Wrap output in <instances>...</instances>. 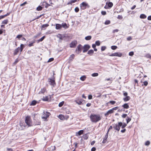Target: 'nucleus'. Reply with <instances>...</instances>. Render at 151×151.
<instances>
[{
	"label": "nucleus",
	"mask_w": 151,
	"mask_h": 151,
	"mask_svg": "<svg viewBox=\"0 0 151 151\" xmlns=\"http://www.w3.org/2000/svg\"><path fill=\"white\" fill-rule=\"evenodd\" d=\"M9 13H7L5 15H1V16L2 17H3V18H4L5 17L7 16H8L9 15Z\"/></svg>",
	"instance_id": "nucleus-54"
},
{
	"label": "nucleus",
	"mask_w": 151,
	"mask_h": 151,
	"mask_svg": "<svg viewBox=\"0 0 151 151\" xmlns=\"http://www.w3.org/2000/svg\"><path fill=\"white\" fill-rule=\"evenodd\" d=\"M95 142V141H92L91 143V145H93Z\"/></svg>",
	"instance_id": "nucleus-62"
},
{
	"label": "nucleus",
	"mask_w": 151,
	"mask_h": 151,
	"mask_svg": "<svg viewBox=\"0 0 151 151\" xmlns=\"http://www.w3.org/2000/svg\"><path fill=\"white\" fill-rule=\"evenodd\" d=\"M76 103L78 104L79 105L81 104L82 103V101L81 100L79 101H76Z\"/></svg>",
	"instance_id": "nucleus-46"
},
{
	"label": "nucleus",
	"mask_w": 151,
	"mask_h": 151,
	"mask_svg": "<svg viewBox=\"0 0 151 151\" xmlns=\"http://www.w3.org/2000/svg\"><path fill=\"white\" fill-rule=\"evenodd\" d=\"M50 113L48 112L44 111L41 116L42 118L44 121H46L47 118L50 115Z\"/></svg>",
	"instance_id": "nucleus-3"
},
{
	"label": "nucleus",
	"mask_w": 151,
	"mask_h": 151,
	"mask_svg": "<svg viewBox=\"0 0 151 151\" xmlns=\"http://www.w3.org/2000/svg\"><path fill=\"white\" fill-rule=\"evenodd\" d=\"M132 38L131 37H129L127 38V40H132Z\"/></svg>",
	"instance_id": "nucleus-57"
},
{
	"label": "nucleus",
	"mask_w": 151,
	"mask_h": 151,
	"mask_svg": "<svg viewBox=\"0 0 151 151\" xmlns=\"http://www.w3.org/2000/svg\"><path fill=\"white\" fill-rule=\"evenodd\" d=\"M130 99V97L129 96H125V97L123 99L125 102H126L129 100Z\"/></svg>",
	"instance_id": "nucleus-20"
},
{
	"label": "nucleus",
	"mask_w": 151,
	"mask_h": 151,
	"mask_svg": "<svg viewBox=\"0 0 151 151\" xmlns=\"http://www.w3.org/2000/svg\"><path fill=\"white\" fill-rule=\"evenodd\" d=\"M148 84V83L147 81H145L143 82V85L145 86H146Z\"/></svg>",
	"instance_id": "nucleus-48"
},
{
	"label": "nucleus",
	"mask_w": 151,
	"mask_h": 151,
	"mask_svg": "<svg viewBox=\"0 0 151 151\" xmlns=\"http://www.w3.org/2000/svg\"><path fill=\"white\" fill-rule=\"evenodd\" d=\"M101 13L103 15H105L106 14V12L105 11H102Z\"/></svg>",
	"instance_id": "nucleus-59"
},
{
	"label": "nucleus",
	"mask_w": 151,
	"mask_h": 151,
	"mask_svg": "<svg viewBox=\"0 0 151 151\" xmlns=\"http://www.w3.org/2000/svg\"><path fill=\"white\" fill-rule=\"evenodd\" d=\"M50 81L49 82H50V85L52 86H54V85L55 84V81L54 79H49Z\"/></svg>",
	"instance_id": "nucleus-17"
},
{
	"label": "nucleus",
	"mask_w": 151,
	"mask_h": 151,
	"mask_svg": "<svg viewBox=\"0 0 151 151\" xmlns=\"http://www.w3.org/2000/svg\"><path fill=\"white\" fill-rule=\"evenodd\" d=\"M150 144V142L149 141H147L145 143V145H146L148 146Z\"/></svg>",
	"instance_id": "nucleus-49"
},
{
	"label": "nucleus",
	"mask_w": 151,
	"mask_h": 151,
	"mask_svg": "<svg viewBox=\"0 0 151 151\" xmlns=\"http://www.w3.org/2000/svg\"><path fill=\"white\" fill-rule=\"evenodd\" d=\"M96 150V148L95 147H93L92 148L91 151H95Z\"/></svg>",
	"instance_id": "nucleus-63"
},
{
	"label": "nucleus",
	"mask_w": 151,
	"mask_h": 151,
	"mask_svg": "<svg viewBox=\"0 0 151 151\" xmlns=\"http://www.w3.org/2000/svg\"><path fill=\"white\" fill-rule=\"evenodd\" d=\"M41 5L43 7V8L45 7V8H47L49 6H50L51 5L49 4L46 2H43L42 3Z\"/></svg>",
	"instance_id": "nucleus-12"
},
{
	"label": "nucleus",
	"mask_w": 151,
	"mask_h": 151,
	"mask_svg": "<svg viewBox=\"0 0 151 151\" xmlns=\"http://www.w3.org/2000/svg\"><path fill=\"white\" fill-rule=\"evenodd\" d=\"M83 131L81 130L79 131L78 132H76V136H78L82 134H83Z\"/></svg>",
	"instance_id": "nucleus-14"
},
{
	"label": "nucleus",
	"mask_w": 151,
	"mask_h": 151,
	"mask_svg": "<svg viewBox=\"0 0 151 151\" xmlns=\"http://www.w3.org/2000/svg\"><path fill=\"white\" fill-rule=\"evenodd\" d=\"M108 132H107L106 133V135H105L104 137V138L103 139V140L102 142V143H104L106 142L107 141V139L108 137Z\"/></svg>",
	"instance_id": "nucleus-15"
},
{
	"label": "nucleus",
	"mask_w": 151,
	"mask_h": 151,
	"mask_svg": "<svg viewBox=\"0 0 151 151\" xmlns=\"http://www.w3.org/2000/svg\"><path fill=\"white\" fill-rule=\"evenodd\" d=\"M94 52V51L93 50H91L88 51V54L90 55H92Z\"/></svg>",
	"instance_id": "nucleus-26"
},
{
	"label": "nucleus",
	"mask_w": 151,
	"mask_h": 151,
	"mask_svg": "<svg viewBox=\"0 0 151 151\" xmlns=\"http://www.w3.org/2000/svg\"><path fill=\"white\" fill-rule=\"evenodd\" d=\"M62 27L61 25L60 24H56L55 28L57 29H58L61 28Z\"/></svg>",
	"instance_id": "nucleus-22"
},
{
	"label": "nucleus",
	"mask_w": 151,
	"mask_h": 151,
	"mask_svg": "<svg viewBox=\"0 0 151 151\" xmlns=\"http://www.w3.org/2000/svg\"><path fill=\"white\" fill-rule=\"evenodd\" d=\"M45 37V36H44L42 37V38L40 39L39 40H38L37 41L39 42H41L44 39Z\"/></svg>",
	"instance_id": "nucleus-37"
},
{
	"label": "nucleus",
	"mask_w": 151,
	"mask_h": 151,
	"mask_svg": "<svg viewBox=\"0 0 151 151\" xmlns=\"http://www.w3.org/2000/svg\"><path fill=\"white\" fill-rule=\"evenodd\" d=\"M126 126H127V124H126L124 123L123 124H122V125H121V126L122 127V128H124L125 127H126Z\"/></svg>",
	"instance_id": "nucleus-44"
},
{
	"label": "nucleus",
	"mask_w": 151,
	"mask_h": 151,
	"mask_svg": "<svg viewBox=\"0 0 151 151\" xmlns=\"http://www.w3.org/2000/svg\"><path fill=\"white\" fill-rule=\"evenodd\" d=\"M77 1L76 0H73L70 1L68 4H72V3H74Z\"/></svg>",
	"instance_id": "nucleus-31"
},
{
	"label": "nucleus",
	"mask_w": 151,
	"mask_h": 151,
	"mask_svg": "<svg viewBox=\"0 0 151 151\" xmlns=\"http://www.w3.org/2000/svg\"><path fill=\"white\" fill-rule=\"evenodd\" d=\"M42 100L43 101H46L48 100V98L47 96H45V97H43L42 99Z\"/></svg>",
	"instance_id": "nucleus-35"
},
{
	"label": "nucleus",
	"mask_w": 151,
	"mask_h": 151,
	"mask_svg": "<svg viewBox=\"0 0 151 151\" xmlns=\"http://www.w3.org/2000/svg\"><path fill=\"white\" fill-rule=\"evenodd\" d=\"M83 138L85 139H87L88 138V135L87 134H85L83 135Z\"/></svg>",
	"instance_id": "nucleus-33"
},
{
	"label": "nucleus",
	"mask_w": 151,
	"mask_h": 151,
	"mask_svg": "<svg viewBox=\"0 0 151 151\" xmlns=\"http://www.w3.org/2000/svg\"><path fill=\"white\" fill-rule=\"evenodd\" d=\"M119 108V107L116 106L113 108L112 109L109 110L105 114V116H108L109 114H111L114 112V110H116Z\"/></svg>",
	"instance_id": "nucleus-4"
},
{
	"label": "nucleus",
	"mask_w": 151,
	"mask_h": 151,
	"mask_svg": "<svg viewBox=\"0 0 151 151\" xmlns=\"http://www.w3.org/2000/svg\"><path fill=\"white\" fill-rule=\"evenodd\" d=\"M92 98V96L91 95H89L88 96V99H91Z\"/></svg>",
	"instance_id": "nucleus-58"
},
{
	"label": "nucleus",
	"mask_w": 151,
	"mask_h": 151,
	"mask_svg": "<svg viewBox=\"0 0 151 151\" xmlns=\"http://www.w3.org/2000/svg\"><path fill=\"white\" fill-rule=\"evenodd\" d=\"M147 19L149 20H151V16H149L147 17Z\"/></svg>",
	"instance_id": "nucleus-64"
},
{
	"label": "nucleus",
	"mask_w": 151,
	"mask_h": 151,
	"mask_svg": "<svg viewBox=\"0 0 151 151\" xmlns=\"http://www.w3.org/2000/svg\"><path fill=\"white\" fill-rule=\"evenodd\" d=\"M86 78V76H83L80 77V79L82 81H84L85 80Z\"/></svg>",
	"instance_id": "nucleus-25"
},
{
	"label": "nucleus",
	"mask_w": 151,
	"mask_h": 151,
	"mask_svg": "<svg viewBox=\"0 0 151 151\" xmlns=\"http://www.w3.org/2000/svg\"><path fill=\"white\" fill-rule=\"evenodd\" d=\"M113 6V4L111 2H107L106 3V5L104 6V8L106 9H108L109 8H111Z\"/></svg>",
	"instance_id": "nucleus-9"
},
{
	"label": "nucleus",
	"mask_w": 151,
	"mask_h": 151,
	"mask_svg": "<svg viewBox=\"0 0 151 151\" xmlns=\"http://www.w3.org/2000/svg\"><path fill=\"white\" fill-rule=\"evenodd\" d=\"M54 60V58H50L48 61H47V62H51L53 60Z\"/></svg>",
	"instance_id": "nucleus-52"
},
{
	"label": "nucleus",
	"mask_w": 151,
	"mask_h": 151,
	"mask_svg": "<svg viewBox=\"0 0 151 151\" xmlns=\"http://www.w3.org/2000/svg\"><path fill=\"white\" fill-rule=\"evenodd\" d=\"M106 48V47L105 46H102L101 47V50L102 51H104Z\"/></svg>",
	"instance_id": "nucleus-45"
},
{
	"label": "nucleus",
	"mask_w": 151,
	"mask_h": 151,
	"mask_svg": "<svg viewBox=\"0 0 151 151\" xmlns=\"http://www.w3.org/2000/svg\"><path fill=\"white\" fill-rule=\"evenodd\" d=\"M109 103L111 104H112L113 105L116 102H115V101H110L109 102Z\"/></svg>",
	"instance_id": "nucleus-50"
},
{
	"label": "nucleus",
	"mask_w": 151,
	"mask_h": 151,
	"mask_svg": "<svg viewBox=\"0 0 151 151\" xmlns=\"http://www.w3.org/2000/svg\"><path fill=\"white\" fill-rule=\"evenodd\" d=\"M49 26V25L47 24H43L42 26L41 29L42 30H45Z\"/></svg>",
	"instance_id": "nucleus-19"
},
{
	"label": "nucleus",
	"mask_w": 151,
	"mask_h": 151,
	"mask_svg": "<svg viewBox=\"0 0 151 151\" xmlns=\"http://www.w3.org/2000/svg\"><path fill=\"white\" fill-rule=\"evenodd\" d=\"M8 19H5V20H4L2 22V23L3 24H7V23H8Z\"/></svg>",
	"instance_id": "nucleus-34"
},
{
	"label": "nucleus",
	"mask_w": 151,
	"mask_h": 151,
	"mask_svg": "<svg viewBox=\"0 0 151 151\" xmlns=\"http://www.w3.org/2000/svg\"><path fill=\"white\" fill-rule=\"evenodd\" d=\"M57 37L61 40H63L65 37V36L64 35H61L60 34H59L58 35Z\"/></svg>",
	"instance_id": "nucleus-16"
},
{
	"label": "nucleus",
	"mask_w": 151,
	"mask_h": 151,
	"mask_svg": "<svg viewBox=\"0 0 151 151\" xmlns=\"http://www.w3.org/2000/svg\"><path fill=\"white\" fill-rule=\"evenodd\" d=\"M91 38V36H88L86 37L85 39L86 40H90Z\"/></svg>",
	"instance_id": "nucleus-27"
},
{
	"label": "nucleus",
	"mask_w": 151,
	"mask_h": 151,
	"mask_svg": "<svg viewBox=\"0 0 151 151\" xmlns=\"http://www.w3.org/2000/svg\"><path fill=\"white\" fill-rule=\"evenodd\" d=\"M64 104V102L62 101L58 105V106L60 107H61Z\"/></svg>",
	"instance_id": "nucleus-39"
},
{
	"label": "nucleus",
	"mask_w": 151,
	"mask_h": 151,
	"mask_svg": "<svg viewBox=\"0 0 151 151\" xmlns=\"http://www.w3.org/2000/svg\"><path fill=\"white\" fill-rule=\"evenodd\" d=\"M110 23V21L107 20L104 23L106 25H107L109 24Z\"/></svg>",
	"instance_id": "nucleus-41"
},
{
	"label": "nucleus",
	"mask_w": 151,
	"mask_h": 151,
	"mask_svg": "<svg viewBox=\"0 0 151 151\" xmlns=\"http://www.w3.org/2000/svg\"><path fill=\"white\" fill-rule=\"evenodd\" d=\"M123 95H124V96H127V95H128L127 93L126 92H124V93Z\"/></svg>",
	"instance_id": "nucleus-61"
},
{
	"label": "nucleus",
	"mask_w": 151,
	"mask_h": 151,
	"mask_svg": "<svg viewBox=\"0 0 151 151\" xmlns=\"http://www.w3.org/2000/svg\"><path fill=\"white\" fill-rule=\"evenodd\" d=\"M58 118L61 120H67L69 117L68 115L64 116L62 114H60L58 116Z\"/></svg>",
	"instance_id": "nucleus-8"
},
{
	"label": "nucleus",
	"mask_w": 151,
	"mask_h": 151,
	"mask_svg": "<svg viewBox=\"0 0 151 151\" xmlns=\"http://www.w3.org/2000/svg\"><path fill=\"white\" fill-rule=\"evenodd\" d=\"M117 18L119 19H123V17L122 15H119L118 16Z\"/></svg>",
	"instance_id": "nucleus-42"
},
{
	"label": "nucleus",
	"mask_w": 151,
	"mask_h": 151,
	"mask_svg": "<svg viewBox=\"0 0 151 151\" xmlns=\"http://www.w3.org/2000/svg\"><path fill=\"white\" fill-rule=\"evenodd\" d=\"M75 57V55L73 54H72L70 55L69 58V60L70 61H72L73 60L74 58Z\"/></svg>",
	"instance_id": "nucleus-23"
},
{
	"label": "nucleus",
	"mask_w": 151,
	"mask_h": 151,
	"mask_svg": "<svg viewBox=\"0 0 151 151\" xmlns=\"http://www.w3.org/2000/svg\"><path fill=\"white\" fill-rule=\"evenodd\" d=\"M117 48V47L116 46H112L111 47V48L113 50H115Z\"/></svg>",
	"instance_id": "nucleus-43"
},
{
	"label": "nucleus",
	"mask_w": 151,
	"mask_h": 151,
	"mask_svg": "<svg viewBox=\"0 0 151 151\" xmlns=\"http://www.w3.org/2000/svg\"><path fill=\"white\" fill-rule=\"evenodd\" d=\"M99 75V74L98 73H94L91 74V76L93 77H97Z\"/></svg>",
	"instance_id": "nucleus-32"
},
{
	"label": "nucleus",
	"mask_w": 151,
	"mask_h": 151,
	"mask_svg": "<svg viewBox=\"0 0 151 151\" xmlns=\"http://www.w3.org/2000/svg\"><path fill=\"white\" fill-rule=\"evenodd\" d=\"M114 56L121 57L122 56V54L121 52H116L114 53Z\"/></svg>",
	"instance_id": "nucleus-18"
},
{
	"label": "nucleus",
	"mask_w": 151,
	"mask_h": 151,
	"mask_svg": "<svg viewBox=\"0 0 151 151\" xmlns=\"http://www.w3.org/2000/svg\"><path fill=\"white\" fill-rule=\"evenodd\" d=\"M127 115L126 114H123L122 115V117L123 118H125L126 117V116H127Z\"/></svg>",
	"instance_id": "nucleus-55"
},
{
	"label": "nucleus",
	"mask_w": 151,
	"mask_h": 151,
	"mask_svg": "<svg viewBox=\"0 0 151 151\" xmlns=\"http://www.w3.org/2000/svg\"><path fill=\"white\" fill-rule=\"evenodd\" d=\"M24 48V45L23 44H21L20 47H18L17 48L15 49L14 51V55H16L18 52L19 50H20V51L22 52Z\"/></svg>",
	"instance_id": "nucleus-5"
},
{
	"label": "nucleus",
	"mask_w": 151,
	"mask_h": 151,
	"mask_svg": "<svg viewBox=\"0 0 151 151\" xmlns=\"http://www.w3.org/2000/svg\"><path fill=\"white\" fill-rule=\"evenodd\" d=\"M122 107H123L124 108L126 109H128L129 107V105L127 103H126L123 104L122 106Z\"/></svg>",
	"instance_id": "nucleus-21"
},
{
	"label": "nucleus",
	"mask_w": 151,
	"mask_h": 151,
	"mask_svg": "<svg viewBox=\"0 0 151 151\" xmlns=\"http://www.w3.org/2000/svg\"><path fill=\"white\" fill-rule=\"evenodd\" d=\"M37 103V102L36 101L33 100V101L30 104V105L31 106H34Z\"/></svg>",
	"instance_id": "nucleus-30"
},
{
	"label": "nucleus",
	"mask_w": 151,
	"mask_h": 151,
	"mask_svg": "<svg viewBox=\"0 0 151 151\" xmlns=\"http://www.w3.org/2000/svg\"><path fill=\"white\" fill-rule=\"evenodd\" d=\"M77 44V42L76 41H74L72 42L70 44V47H75Z\"/></svg>",
	"instance_id": "nucleus-13"
},
{
	"label": "nucleus",
	"mask_w": 151,
	"mask_h": 151,
	"mask_svg": "<svg viewBox=\"0 0 151 151\" xmlns=\"http://www.w3.org/2000/svg\"><path fill=\"white\" fill-rule=\"evenodd\" d=\"M90 48V46L88 45H85L83 47V52H87Z\"/></svg>",
	"instance_id": "nucleus-10"
},
{
	"label": "nucleus",
	"mask_w": 151,
	"mask_h": 151,
	"mask_svg": "<svg viewBox=\"0 0 151 151\" xmlns=\"http://www.w3.org/2000/svg\"><path fill=\"white\" fill-rule=\"evenodd\" d=\"M43 7L41 6H39L36 8V10L37 11H40L42 10Z\"/></svg>",
	"instance_id": "nucleus-24"
},
{
	"label": "nucleus",
	"mask_w": 151,
	"mask_h": 151,
	"mask_svg": "<svg viewBox=\"0 0 151 151\" xmlns=\"http://www.w3.org/2000/svg\"><path fill=\"white\" fill-rule=\"evenodd\" d=\"M82 48V45L81 44L78 45L76 49V53L78 54H79L80 53L81 51V50Z\"/></svg>",
	"instance_id": "nucleus-11"
},
{
	"label": "nucleus",
	"mask_w": 151,
	"mask_h": 151,
	"mask_svg": "<svg viewBox=\"0 0 151 151\" xmlns=\"http://www.w3.org/2000/svg\"><path fill=\"white\" fill-rule=\"evenodd\" d=\"M95 44L97 46H99L100 45V42L99 40L96 41L95 42Z\"/></svg>",
	"instance_id": "nucleus-38"
},
{
	"label": "nucleus",
	"mask_w": 151,
	"mask_h": 151,
	"mask_svg": "<svg viewBox=\"0 0 151 151\" xmlns=\"http://www.w3.org/2000/svg\"><path fill=\"white\" fill-rule=\"evenodd\" d=\"M145 56L146 57L149 58L151 59V56L149 54H146Z\"/></svg>",
	"instance_id": "nucleus-40"
},
{
	"label": "nucleus",
	"mask_w": 151,
	"mask_h": 151,
	"mask_svg": "<svg viewBox=\"0 0 151 151\" xmlns=\"http://www.w3.org/2000/svg\"><path fill=\"white\" fill-rule=\"evenodd\" d=\"M75 11L76 12H78L79 11V9L78 7H76L75 9Z\"/></svg>",
	"instance_id": "nucleus-47"
},
{
	"label": "nucleus",
	"mask_w": 151,
	"mask_h": 151,
	"mask_svg": "<svg viewBox=\"0 0 151 151\" xmlns=\"http://www.w3.org/2000/svg\"><path fill=\"white\" fill-rule=\"evenodd\" d=\"M134 54V52H130L129 53V55L130 56H133Z\"/></svg>",
	"instance_id": "nucleus-51"
},
{
	"label": "nucleus",
	"mask_w": 151,
	"mask_h": 151,
	"mask_svg": "<svg viewBox=\"0 0 151 151\" xmlns=\"http://www.w3.org/2000/svg\"><path fill=\"white\" fill-rule=\"evenodd\" d=\"M22 35H18L17 37V38H18V39H19L21 37H22Z\"/></svg>",
	"instance_id": "nucleus-60"
},
{
	"label": "nucleus",
	"mask_w": 151,
	"mask_h": 151,
	"mask_svg": "<svg viewBox=\"0 0 151 151\" xmlns=\"http://www.w3.org/2000/svg\"><path fill=\"white\" fill-rule=\"evenodd\" d=\"M34 43H35V42H34L32 43H30L29 45V46L30 47L32 46L33 45V44Z\"/></svg>",
	"instance_id": "nucleus-56"
},
{
	"label": "nucleus",
	"mask_w": 151,
	"mask_h": 151,
	"mask_svg": "<svg viewBox=\"0 0 151 151\" xmlns=\"http://www.w3.org/2000/svg\"><path fill=\"white\" fill-rule=\"evenodd\" d=\"M122 124V123L121 122H119L118 124H115L114 125L113 128L116 130L119 131L120 129V127Z\"/></svg>",
	"instance_id": "nucleus-6"
},
{
	"label": "nucleus",
	"mask_w": 151,
	"mask_h": 151,
	"mask_svg": "<svg viewBox=\"0 0 151 151\" xmlns=\"http://www.w3.org/2000/svg\"><path fill=\"white\" fill-rule=\"evenodd\" d=\"M18 62V60L17 59H16L14 62L13 63V64L14 65H15Z\"/></svg>",
	"instance_id": "nucleus-53"
},
{
	"label": "nucleus",
	"mask_w": 151,
	"mask_h": 151,
	"mask_svg": "<svg viewBox=\"0 0 151 151\" xmlns=\"http://www.w3.org/2000/svg\"><path fill=\"white\" fill-rule=\"evenodd\" d=\"M46 91V89L45 88H43L41 89V91L39 92V93H44Z\"/></svg>",
	"instance_id": "nucleus-29"
},
{
	"label": "nucleus",
	"mask_w": 151,
	"mask_h": 151,
	"mask_svg": "<svg viewBox=\"0 0 151 151\" xmlns=\"http://www.w3.org/2000/svg\"><path fill=\"white\" fill-rule=\"evenodd\" d=\"M90 119L91 121L93 122L96 123L100 121L101 117L99 114H92L90 116Z\"/></svg>",
	"instance_id": "nucleus-1"
},
{
	"label": "nucleus",
	"mask_w": 151,
	"mask_h": 151,
	"mask_svg": "<svg viewBox=\"0 0 151 151\" xmlns=\"http://www.w3.org/2000/svg\"><path fill=\"white\" fill-rule=\"evenodd\" d=\"M146 16L144 14H142L140 15V18L141 19H145L146 18Z\"/></svg>",
	"instance_id": "nucleus-28"
},
{
	"label": "nucleus",
	"mask_w": 151,
	"mask_h": 151,
	"mask_svg": "<svg viewBox=\"0 0 151 151\" xmlns=\"http://www.w3.org/2000/svg\"><path fill=\"white\" fill-rule=\"evenodd\" d=\"M89 5L88 3L86 2H83L80 4V7L81 9L82 10H84L86 9V8H89Z\"/></svg>",
	"instance_id": "nucleus-2"
},
{
	"label": "nucleus",
	"mask_w": 151,
	"mask_h": 151,
	"mask_svg": "<svg viewBox=\"0 0 151 151\" xmlns=\"http://www.w3.org/2000/svg\"><path fill=\"white\" fill-rule=\"evenodd\" d=\"M25 122L28 126H31L32 125L31 118L29 116H27L26 117Z\"/></svg>",
	"instance_id": "nucleus-7"
},
{
	"label": "nucleus",
	"mask_w": 151,
	"mask_h": 151,
	"mask_svg": "<svg viewBox=\"0 0 151 151\" xmlns=\"http://www.w3.org/2000/svg\"><path fill=\"white\" fill-rule=\"evenodd\" d=\"M131 118L128 117H127L126 119L127 124H128L130 121H131Z\"/></svg>",
	"instance_id": "nucleus-36"
}]
</instances>
